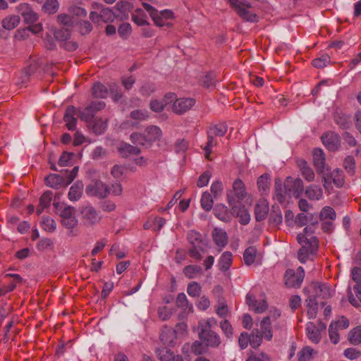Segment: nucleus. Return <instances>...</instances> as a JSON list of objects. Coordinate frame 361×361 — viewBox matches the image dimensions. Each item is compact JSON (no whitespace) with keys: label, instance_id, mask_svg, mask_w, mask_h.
<instances>
[{"label":"nucleus","instance_id":"1","mask_svg":"<svg viewBox=\"0 0 361 361\" xmlns=\"http://www.w3.org/2000/svg\"><path fill=\"white\" fill-rule=\"evenodd\" d=\"M78 172V167L75 166L71 171H64V176L51 173L44 178L45 184L51 188L58 189L62 186H67L75 178Z\"/></svg>","mask_w":361,"mask_h":361},{"label":"nucleus","instance_id":"2","mask_svg":"<svg viewBox=\"0 0 361 361\" xmlns=\"http://www.w3.org/2000/svg\"><path fill=\"white\" fill-rule=\"evenodd\" d=\"M56 212L61 218V224L68 229H73L77 226L78 221L75 216V208L60 203H54Z\"/></svg>","mask_w":361,"mask_h":361},{"label":"nucleus","instance_id":"3","mask_svg":"<svg viewBox=\"0 0 361 361\" xmlns=\"http://www.w3.org/2000/svg\"><path fill=\"white\" fill-rule=\"evenodd\" d=\"M227 1L243 20L251 23L258 21V16L251 11L252 5L245 0H227Z\"/></svg>","mask_w":361,"mask_h":361},{"label":"nucleus","instance_id":"4","mask_svg":"<svg viewBox=\"0 0 361 361\" xmlns=\"http://www.w3.org/2000/svg\"><path fill=\"white\" fill-rule=\"evenodd\" d=\"M227 202L231 207L232 215L238 217L241 224H247L250 222V216L245 207L235 201L231 191L227 192Z\"/></svg>","mask_w":361,"mask_h":361},{"label":"nucleus","instance_id":"5","mask_svg":"<svg viewBox=\"0 0 361 361\" xmlns=\"http://www.w3.org/2000/svg\"><path fill=\"white\" fill-rule=\"evenodd\" d=\"M334 183L337 188H341L345 183V176L343 171L340 169H335L331 172L325 171L322 173V183L325 189L329 190L331 183Z\"/></svg>","mask_w":361,"mask_h":361},{"label":"nucleus","instance_id":"6","mask_svg":"<svg viewBox=\"0 0 361 361\" xmlns=\"http://www.w3.org/2000/svg\"><path fill=\"white\" fill-rule=\"evenodd\" d=\"M106 106L103 101H93L85 108L78 110V116L83 121L87 122L94 118L95 114Z\"/></svg>","mask_w":361,"mask_h":361},{"label":"nucleus","instance_id":"7","mask_svg":"<svg viewBox=\"0 0 361 361\" xmlns=\"http://www.w3.org/2000/svg\"><path fill=\"white\" fill-rule=\"evenodd\" d=\"M81 220L86 226H92L98 224L102 216L91 205L80 207Z\"/></svg>","mask_w":361,"mask_h":361},{"label":"nucleus","instance_id":"8","mask_svg":"<svg viewBox=\"0 0 361 361\" xmlns=\"http://www.w3.org/2000/svg\"><path fill=\"white\" fill-rule=\"evenodd\" d=\"M197 329L198 337L206 346L209 348H216L221 345V337L214 331H213L212 329Z\"/></svg>","mask_w":361,"mask_h":361},{"label":"nucleus","instance_id":"9","mask_svg":"<svg viewBox=\"0 0 361 361\" xmlns=\"http://www.w3.org/2000/svg\"><path fill=\"white\" fill-rule=\"evenodd\" d=\"M310 243L303 242L301 248L298 252V259L302 263H305L310 255L316 253L319 247L318 238H309Z\"/></svg>","mask_w":361,"mask_h":361},{"label":"nucleus","instance_id":"10","mask_svg":"<svg viewBox=\"0 0 361 361\" xmlns=\"http://www.w3.org/2000/svg\"><path fill=\"white\" fill-rule=\"evenodd\" d=\"M86 193L90 196L104 198L109 194V188L100 180H92L86 187Z\"/></svg>","mask_w":361,"mask_h":361},{"label":"nucleus","instance_id":"11","mask_svg":"<svg viewBox=\"0 0 361 361\" xmlns=\"http://www.w3.org/2000/svg\"><path fill=\"white\" fill-rule=\"evenodd\" d=\"M266 317L267 321H269L271 324L273 329L275 331L281 333L285 330L286 324V321L281 318V313L280 310L277 309L270 310L269 314Z\"/></svg>","mask_w":361,"mask_h":361},{"label":"nucleus","instance_id":"12","mask_svg":"<svg viewBox=\"0 0 361 361\" xmlns=\"http://www.w3.org/2000/svg\"><path fill=\"white\" fill-rule=\"evenodd\" d=\"M284 188L286 191L295 197H298L304 190L303 182L300 178L288 177L284 183Z\"/></svg>","mask_w":361,"mask_h":361},{"label":"nucleus","instance_id":"13","mask_svg":"<svg viewBox=\"0 0 361 361\" xmlns=\"http://www.w3.org/2000/svg\"><path fill=\"white\" fill-rule=\"evenodd\" d=\"M173 102L172 111L179 115L190 110L195 104V100L192 98H175Z\"/></svg>","mask_w":361,"mask_h":361},{"label":"nucleus","instance_id":"14","mask_svg":"<svg viewBox=\"0 0 361 361\" xmlns=\"http://www.w3.org/2000/svg\"><path fill=\"white\" fill-rule=\"evenodd\" d=\"M246 303L256 313H262L268 308L266 300H257L255 295L250 293L246 295Z\"/></svg>","mask_w":361,"mask_h":361},{"label":"nucleus","instance_id":"15","mask_svg":"<svg viewBox=\"0 0 361 361\" xmlns=\"http://www.w3.org/2000/svg\"><path fill=\"white\" fill-rule=\"evenodd\" d=\"M310 288L315 297L326 299L331 296V289L326 283L312 282Z\"/></svg>","mask_w":361,"mask_h":361},{"label":"nucleus","instance_id":"16","mask_svg":"<svg viewBox=\"0 0 361 361\" xmlns=\"http://www.w3.org/2000/svg\"><path fill=\"white\" fill-rule=\"evenodd\" d=\"M87 128L96 135H101L107 128L108 118H96L87 121Z\"/></svg>","mask_w":361,"mask_h":361},{"label":"nucleus","instance_id":"17","mask_svg":"<svg viewBox=\"0 0 361 361\" xmlns=\"http://www.w3.org/2000/svg\"><path fill=\"white\" fill-rule=\"evenodd\" d=\"M324 145L330 151H336L340 145V138L333 132H329L321 137Z\"/></svg>","mask_w":361,"mask_h":361},{"label":"nucleus","instance_id":"18","mask_svg":"<svg viewBox=\"0 0 361 361\" xmlns=\"http://www.w3.org/2000/svg\"><path fill=\"white\" fill-rule=\"evenodd\" d=\"M313 164L317 173L322 174L325 171L326 159L324 152L321 149H314L312 153Z\"/></svg>","mask_w":361,"mask_h":361},{"label":"nucleus","instance_id":"19","mask_svg":"<svg viewBox=\"0 0 361 361\" xmlns=\"http://www.w3.org/2000/svg\"><path fill=\"white\" fill-rule=\"evenodd\" d=\"M142 6L148 12L157 26L163 27L169 25L164 22V19L154 7L145 2H142Z\"/></svg>","mask_w":361,"mask_h":361},{"label":"nucleus","instance_id":"20","mask_svg":"<svg viewBox=\"0 0 361 361\" xmlns=\"http://www.w3.org/2000/svg\"><path fill=\"white\" fill-rule=\"evenodd\" d=\"M176 97L173 93H168L165 95L164 101H159L157 99H152L150 102V109L155 112H161L164 110L165 105L172 102Z\"/></svg>","mask_w":361,"mask_h":361},{"label":"nucleus","instance_id":"21","mask_svg":"<svg viewBox=\"0 0 361 361\" xmlns=\"http://www.w3.org/2000/svg\"><path fill=\"white\" fill-rule=\"evenodd\" d=\"M77 113V110L73 106H68L66 108L65 114L63 116V120L66 122L67 128L69 130H73L75 128L77 119L75 117Z\"/></svg>","mask_w":361,"mask_h":361},{"label":"nucleus","instance_id":"22","mask_svg":"<svg viewBox=\"0 0 361 361\" xmlns=\"http://www.w3.org/2000/svg\"><path fill=\"white\" fill-rule=\"evenodd\" d=\"M317 222L316 223H312L307 226H306L304 230L303 233H299L297 236L298 242L300 244H302L303 242L306 243H310V240L309 238H317L316 236L314 235V233L315 232V230L317 228Z\"/></svg>","mask_w":361,"mask_h":361},{"label":"nucleus","instance_id":"23","mask_svg":"<svg viewBox=\"0 0 361 361\" xmlns=\"http://www.w3.org/2000/svg\"><path fill=\"white\" fill-rule=\"evenodd\" d=\"M297 166L300 169L301 175L308 182L314 180L315 175L313 170L304 159L297 160Z\"/></svg>","mask_w":361,"mask_h":361},{"label":"nucleus","instance_id":"24","mask_svg":"<svg viewBox=\"0 0 361 361\" xmlns=\"http://www.w3.org/2000/svg\"><path fill=\"white\" fill-rule=\"evenodd\" d=\"M212 235L215 244L222 248L228 243V235L225 231L221 228H215L212 232Z\"/></svg>","mask_w":361,"mask_h":361},{"label":"nucleus","instance_id":"25","mask_svg":"<svg viewBox=\"0 0 361 361\" xmlns=\"http://www.w3.org/2000/svg\"><path fill=\"white\" fill-rule=\"evenodd\" d=\"M233 192L234 193V199L235 201L239 202L243 200L247 195L246 189L244 183L239 178L235 180L233 183Z\"/></svg>","mask_w":361,"mask_h":361},{"label":"nucleus","instance_id":"26","mask_svg":"<svg viewBox=\"0 0 361 361\" xmlns=\"http://www.w3.org/2000/svg\"><path fill=\"white\" fill-rule=\"evenodd\" d=\"M269 206L266 200H260L255 207V214L256 220L259 221L264 220L268 214Z\"/></svg>","mask_w":361,"mask_h":361},{"label":"nucleus","instance_id":"27","mask_svg":"<svg viewBox=\"0 0 361 361\" xmlns=\"http://www.w3.org/2000/svg\"><path fill=\"white\" fill-rule=\"evenodd\" d=\"M297 278L298 274L295 270L292 269H287L284 274L285 285L288 288H299L302 282L295 281Z\"/></svg>","mask_w":361,"mask_h":361},{"label":"nucleus","instance_id":"28","mask_svg":"<svg viewBox=\"0 0 361 361\" xmlns=\"http://www.w3.org/2000/svg\"><path fill=\"white\" fill-rule=\"evenodd\" d=\"M53 197V192L50 190L44 192L39 198V204L37 209V215H40L45 208L50 206Z\"/></svg>","mask_w":361,"mask_h":361},{"label":"nucleus","instance_id":"29","mask_svg":"<svg viewBox=\"0 0 361 361\" xmlns=\"http://www.w3.org/2000/svg\"><path fill=\"white\" fill-rule=\"evenodd\" d=\"M214 212L219 219L224 221H229L232 215L231 210L229 212L227 207L223 204H216L214 209Z\"/></svg>","mask_w":361,"mask_h":361},{"label":"nucleus","instance_id":"30","mask_svg":"<svg viewBox=\"0 0 361 361\" xmlns=\"http://www.w3.org/2000/svg\"><path fill=\"white\" fill-rule=\"evenodd\" d=\"M83 192V184L81 181H76L70 188L68 198L71 201L78 200Z\"/></svg>","mask_w":361,"mask_h":361},{"label":"nucleus","instance_id":"31","mask_svg":"<svg viewBox=\"0 0 361 361\" xmlns=\"http://www.w3.org/2000/svg\"><path fill=\"white\" fill-rule=\"evenodd\" d=\"M20 11L21 15L27 23H33L37 21L38 18L37 13L27 4H22L20 6Z\"/></svg>","mask_w":361,"mask_h":361},{"label":"nucleus","instance_id":"32","mask_svg":"<svg viewBox=\"0 0 361 361\" xmlns=\"http://www.w3.org/2000/svg\"><path fill=\"white\" fill-rule=\"evenodd\" d=\"M305 194L310 200H318L322 198L323 191L319 185H312L307 188Z\"/></svg>","mask_w":361,"mask_h":361},{"label":"nucleus","instance_id":"33","mask_svg":"<svg viewBox=\"0 0 361 361\" xmlns=\"http://www.w3.org/2000/svg\"><path fill=\"white\" fill-rule=\"evenodd\" d=\"M108 89L102 83L96 82L92 87V95L95 98L104 99L107 97Z\"/></svg>","mask_w":361,"mask_h":361},{"label":"nucleus","instance_id":"34","mask_svg":"<svg viewBox=\"0 0 361 361\" xmlns=\"http://www.w3.org/2000/svg\"><path fill=\"white\" fill-rule=\"evenodd\" d=\"M260 329L262 336L267 341H271L273 337L271 324L267 321V317H264L260 323Z\"/></svg>","mask_w":361,"mask_h":361},{"label":"nucleus","instance_id":"35","mask_svg":"<svg viewBox=\"0 0 361 361\" xmlns=\"http://www.w3.org/2000/svg\"><path fill=\"white\" fill-rule=\"evenodd\" d=\"M257 257V250L254 246L248 247L243 253V260L246 265L252 264Z\"/></svg>","mask_w":361,"mask_h":361},{"label":"nucleus","instance_id":"36","mask_svg":"<svg viewBox=\"0 0 361 361\" xmlns=\"http://www.w3.org/2000/svg\"><path fill=\"white\" fill-rule=\"evenodd\" d=\"M307 334L308 338L315 343H318L321 339V336L317 327L312 322L307 324Z\"/></svg>","mask_w":361,"mask_h":361},{"label":"nucleus","instance_id":"37","mask_svg":"<svg viewBox=\"0 0 361 361\" xmlns=\"http://www.w3.org/2000/svg\"><path fill=\"white\" fill-rule=\"evenodd\" d=\"M118 152L122 157H127L130 155H137L140 154V150L137 147L125 143L119 147Z\"/></svg>","mask_w":361,"mask_h":361},{"label":"nucleus","instance_id":"38","mask_svg":"<svg viewBox=\"0 0 361 361\" xmlns=\"http://www.w3.org/2000/svg\"><path fill=\"white\" fill-rule=\"evenodd\" d=\"M232 254L230 252H224L219 261V269L221 271H226L232 264Z\"/></svg>","mask_w":361,"mask_h":361},{"label":"nucleus","instance_id":"39","mask_svg":"<svg viewBox=\"0 0 361 361\" xmlns=\"http://www.w3.org/2000/svg\"><path fill=\"white\" fill-rule=\"evenodd\" d=\"M156 353L160 361H176L177 356L168 348L158 349Z\"/></svg>","mask_w":361,"mask_h":361},{"label":"nucleus","instance_id":"40","mask_svg":"<svg viewBox=\"0 0 361 361\" xmlns=\"http://www.w3.org/2000/svg\"><path fill=\"white\" fill-rule=\"evenodd\" d=\"M250 345L253 348H257L262 342L263 336L258 329H254L249 334Z\"/></svg>","mask_w":361,"mask_h":361},{"label":"nucleus","instance_id":"41","mask_svg":"<svg viewBox=\"0 0 361 361\" xmlns=\"http://www.w3.org/2000/svg\"><path fill=\"white\" fill-rule=\"evenodd\" d=\"M20 23V18L18 16H11L5 18L2 20V26L4 29L11 30L18 26Z\"/></svg>","mask_w":361,"mask_h":361},{"label":"nucleus","instance_id":"42","mask_svg":"<svg viewBox=\"0 0 361 361\" xmlns=\"http://www.w3.org/2000/svg\"><path fill=\"white\" fill-rule=\"evenodd\" d=\"M227 132V126L223 123L209 127L207 134L212 137H222Z\"/></svg>","mask_w":361,"mask_h":361},{"label":"nucleus","instance_id":"43","mask_svg":"<svg viewBox=\"0 0 361 361\" xmlns=\"http://www.w3.org/2000/svg\"><path fill=\"white\" fill-rule=\"evenodd\" d=\"M183 273L188 279H193L202 274V269L198 265H188L183 269Z\"/></svg>","mask_w":361,"mask_h":361},{"label":"nucleus","instance_id":"44","mask_svg":"<svg viewBox=\"0 0 361 361\" xmlns=\"http://www.w3.org/2000/svg\"><path fill=\"white\" fill-rule=\"evenodd\" d=\"M348 341L355 345L361 343V326H356L349 332Z\"/></svg>","mask_w":361,"mask_h":361},{"label":"nucleus","instance_id":"45","mask_svg":"<svg viewBox=\"0 0 361 361\" xmlns=\"http://www.w3.org/2000/svg\"><path fill=\"white\" fill-rule=\"evenodd\" d=\"M200 202L202 208L207 212L210 211L213 207L214 201L211 194L208 192L202 193Z\"/></svg>","mask_w":361,"mask_h":361},{"label":"nucleus","instance_id":"46","mask_svg":"<svg viewBox=\"0 0 361 361\" xmlns=\"http://www.w3.org/2000/svg\"><path fill=\"white\" fill-rule=\"evenodd\" d=\"M285 188L283 186L280 180L275 181L274 197L278 202L282 203L286 200Z\"/></svg>","mask_w":361,"mask_h":361},{"label":"nucleus","instance_id":"47","mask_svg":"<svg viewBox=\"0 0 361 361\" xmlns=\"http://www.w3.org/2000/svg\"><path fill=\"white\" fill-rule=\"evenodd\" d=\"M257 187L259 191L267 192L270 187V177L265 173L262 175L257 179Z\"/></svg>","mask_w":361,"mask_h":361},{"label":"nucleus","instance_id":"48","mask_svg":"<svg viewBox=\"0 0 361 361\" xmlns=\"http://www.w3.org/2000/svg\"><path fill=\"white\" fill-rule=\"evenodd\" d=\"M187 239L191 246L201 245L203 241L202 235L194 230H191L188 232Z\"/></svg>","mask_w":361,"mask_h":361},{"label":"nucleus","instance_id":"49","mask_svg":"<svg viewBox=\"0 0 361 361\" xmlns=\"http://www.w3.org/2000/svg\"><path fill=\"white\" fill-rule=\"evenodd\" d=\"M176 305L184 310L185 312H190L192 311V307L189 305L186 295L181 293L177 295Z\"/></svg>","mask_w":361,"mask_h":361},{"label":"nucleus","instance_id":"50","mask_svg":"<svg viewBox=\"0 0 361 361\" xmlns=\"http://www.w3.org/2000/svg\"><path fill=\"white\" fill-rule=\"evenodd\" d=\"M282 214L279 209H274L269 216V222L271 226L277 227L282 223Z\"/></svg>","mask_w":361,"mask_h":361},{"label":"nucleus","instance_id":"51","mask_svg":"<svg viewBox=\"0 0 361 361\" xmlns=\"http://www.w3.org/2000/svg\"><path fill=\"white\" fill-rule=\"evenodd\" d=\"M147 139L149 142H153L159 140L161 136V129L155 126H151L147 129Z\"/></svg>","mask_w":361,"mask_h":361},{"label":"nucleus","instance_id":"52","mask_svg":"<svg viewBox=\"0 0 361 361\" xmlns=\"http://www.w3.org/2000/svg\"><path fill=\"white\" fill-rule=\"evenodd\" d=\"M330 63V56L328 54H323L321 57L317 58L312 61V64L317 68H322Z\"/></svg>","mask_w":361,"mask_h":361},{"label":"nucleus","instance_id":"53","mask_svg":"<svg viewBox=\"0 0 361 361\" xmlns=\"http://www.w3.org/2000/svg\"><path fill=\"white\" fill-rule=\"evenodd\" d=\"M343 166L348 174L353 176L355 173V161L352 156H348L343 161Z\"/></svg>","mask_w":361,"mask_h":361},{"label":"nucleus","instance_id":"54","mask_svg":"<svg viewBox=\"0 0 361 361\" xmlns=\"http://www.w3.org/2000/svg\"><path fill=\"white\" fill-rule=\"evenodd\" d=\"M313 349L309 346L303 348L298 353L299 361H310L312 358Z\"/></svg>","mask_w":361,"mask_h":361},{"label":"nucleus","instance_id":"55","mask_svg":"<svg viewBox=\"0 0 361 361\" xmlns=\"http://www.w3.org/2000/svg\"><path fill=\"white\" fill-rule=\"evenodd\" d=\"M201 252H204V249L201 245H193L188 250V255L191 258L200 261L202 258Z\"/></svg>","mask_w":361,"mask_h":361},{"label":"nucleus","instance_id":"56","mask_svg":"<svg viewBox=\"0 0 361 361\" xmlns=\"http://www.w3.org/2000/svg\"><path fill=\"white\" fill-rule=\"evenodd\" d=\"M207 346L200 340L195 341L191 346V351L196 355L203 354L206 352Z\"/></svg>","mask_w":361,"mask_h":361},{"label":"nucleus","instance_id":"57","mask_svg":"<svg viewBox=\"0 0 361 361\" xmlns=\"http://www.w3.org/2000/svg\"><path fill=\"white\" fill-rule=\"evenodd\" d=\"M320 219L321 220L330 219L334 220L336 219V212L333 208L330 207H326L322 209L320 212Z\"/></svg>","mask_w":361,"mask_h":361},{"label":"nucleus","instance_id":"58","mask_svg":"<svg viewBox=\"0 0 361 361\" xmlns=\"http://www.w3.org/2000/svg\"><path fill=\"white\" fill-rule=\"evenodd\" d=\"M307 314L309 318L314 319L317 313V303L314 298H310L307 300Z\"/></svg>","mask_w":361,"mask_h":361},{"label":"nucleus","instance_id":"59","mask_svg":"<svg viewBox=\"0 0 361 361\" xmlns=\"http://www.w3.org/2000/svg\"><path fill=\"white\" fill-rule=\"evenodd\" d=\"M43 10L48 13H54L58 9L57 0H47L42 6Z\"/></svg>","mask_w":361,"mask_h":361},{"label":"nucleus","instance_id":"60","mask_svg":"<svg viewBox=\"0 0 361 361\" xmlns=\"http://www.w3.org/2000/svg\"><path fill=\"white\" fill-rule=\"evenodd\" d=\"M338 331V329L336 325L333 324V322L331 323L329 327V336L331 341L334 344H336L339 341V335Z\"/></svg>","mask_w":361,"mask_h":361},{"label":"nucleus","instance_id":"61","mask_svg":"<svg viewBox=\"0 0 361 361\" xmlns=\"http://www.w3.org/2000/svg\"><path fill=\"white\" fill-rule=\"evenodd\" d=\"M42 228L49 232H52L56 228L54 220L49 216L43 217L42 220Z\"/></svg>","mask_w":361,"mask_h":361},{"label":"nucleus","instance_id":"62","mask_svg":"<svg viewBox=\"0 0 361 361\" xmlns=\"http://www.w3.org/2000/svg\"><path fill=\"white\" fill-rule=\"evenodd\" d=\"M187 292L192 297H199L201 293V286L197 282H192L188 286Z\"/></svg>","mask_w":361,"mask_h":361},{"label":"nucleus","instance_id":"63","mask_svg":"<svg viewBox=\"0 0 361 361\" xmlns=\"http://www.w3.org/2000/svg\"><path fill=\"white\" fill-rule=\"evenodd\" d=\"M210 190L214 198L216 199L219 197L221 195L224 190L222 183L218 180L214 182L211 185Z\"/></svg>","mask_w":361,"mask_h":361},{"label":"nucleus","instance_id":"64","mask_svg":"<svg viewBox=\"0 0 361 361\" xmlns=\"http://www.w3.org/2000/svg\"><path fill=\"white\" fill-rule=\"evenodd\" d=\"M101 20L104 23H109L113 21L114 18V13L109 8H102L100 12Z\"/></svg>","mask_w":361,"mask_h":361}]
</instances>
